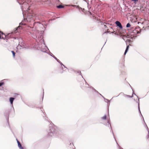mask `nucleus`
Here are the masks:
<instances>
[{
  "label": "nucleus",
  "mask_w": 149,
  "mask_h": 149,
  "mask_svg": "<svg viewBox=\"0 0 149 149\" xmlns=\"http://www.w3.org/2000/svg\"><path fill=\"white\" fill-rule=\"evenodd\" d=\"M138 0H132V1L133 2H134V3H135L136 1H137Z\"/></svg>",
  "instance_id": "nucleus-13"
},
{
  "label": "nucleus",
  "mask_w": 149,
  "mask_h": 149,
  "mask_svg": "<svg viewBox=\"0 0 149 149\" xmlns=\"http://www.w3.org/2000/svg\"><path fill=\"white\" fill-rule=\"evenodd\" d=\"M104 27H106V25H104Z\"/></svg>",
  "instance_id": "nucleus-17"
},
{
  "label": "nucleus",
  "mask_w": 149,
  "mask_h": 149,
  "mask_svg": "<svg viewBox=\"0 0 149 149\" xmlns=\"http://www.w3.org/2000/svg\"><path fill=\"white\" fill-rule=\"evenodd\" d=\"M50 55V56H52V57L53 56H52V55Z\"/></svg>",
  "instance_id": "nucleus-19"
},
{
  "label": "nucleus",
  "mask_w": 149,
  "mask_h": 149,
  "mask_svg": "<svg viewBox=\"0 0 149 149\" xmlns=\"http://www.w3.org/2000/svg\"><path fill=\"white\" fill-rule=\"evenodd\" d=\"M4 84V83L3 82H0V86H2Z\"/></svg>",
  "instance_id": "nucleus-9"
},
{
  "label": "nucleus",
  "mask_w": 149,
  "mask_h": 149,
  "mask_svg": "<svg viewBox=\"0 0 149 149\" xmlns=\"http://www.w3.org/2000/svg\"><path fill=\"white\" fill-rule=\"evenodd\" d=\"M107 118V116L106 115H104L103 117H102V119L103 120H105Z\"/></svg>",
  "instance_id": "nucleus-6"
},
{
  "label": "nucleus",
  "mask_w": 149,
  "mask_h": 149,
  "mask_svg": "<svg viewBox=\"0 0 149 149\" xmlns=\"http://www.w3.org/2000/svg\"><path fill=\"white\" fill-rule=\"evenodd\" d=\"M130 24L129 23H128L127 24L126 26L127 28H128V27H130Z\"/></svg>",
  "instance_id": "nucleus-7"
},
{
  "label": "nucleus",
  "mask_w": 149,
  "mask_h": 149,
  "mask_svg": "<svg viewBox=\"0 0 149 149\" xmlns=\"http://www.w3.org/2000/svg\"><path fill=\"white\" fill-rule=\"evenodd\" d=\"M11 52L13 54V56L14 57L15 56V54L14 52L13 51H12Z\"/></svg>",
  "instance_id": "nucleus-8"
},
{
  "label": "nucleus",
  "mask_w": 149,
  "mask_h": 149,
  "mask_svg": "<svg viewBox=\"0 0 149 149\" xmlns=\"http://www.w3.org/2000/svg\"><path fill=\"white\" fill-rule=\"evenodd\" d=\"M53 57L54 58H55L56 60H57V61H58V60L57 59V58H56V57H54V56H53Z\"/></svg>",
  "instance_id": "nucleus-15"
},
{
  "label": "nucleus",
  "mask_w": 149,
  "mask_h": 149,
  "mask_svg": "<svg viewBox=\"0 0 149 149\" xmlns=\"http://www.w3.org/2000/svg\"><path fill=\"white\" fill-rule=\"evenodd\" d=\"M18 147L20 149H23V147L22 146L21 144L20 143L18 145Z\"/></svg>",
  "instance_id": "nucleus-4"
},
{
  "label": "nucleus",
  "mask_w": 149,
  "mask_h": 149,
  "mask_svg": "<svg viewBox=\"0 0 149 149\" xmlns=\"http://www.w3.org/2000/svg\"><path fill=\"white\" fill-rule=\"evenodd\" d=\"M57 8H61L63 7V6L62 5H59L57 6Z\"/></svg>",
  "instance_id": "nucleus-5"
},
{
  "label": "nucleus",
  "mask_w": 149,
  "mask_h": 149,
  "mask_svg": "<svg viewBox=\"0 0 149 149\" xmlns=\"http://www.w3.org/2000/svg\"><path fill=\"white\" fill-rule=\"evenodd\" d=\"M146 128H147V131H148V134H149V131L148 130V127L147 126H146Z\"/></svg>",
  "instance_id": "nucleus-16"
},
{
  "label": "nucleus",
  "mask_w": 149,
  "mask_h": 149,
  "mask_svg": "<svg viewBox=\"0 0 149 149\" xmlns=\"http://www.w3.org/2000/svg\"><path fill=\"white\" fill-rule=\"evenodd\" d=\"M17 142L18 145L20 143V142L18 140H17Z\"/></svg>",
  "instance_id": "nucleus-14"
},
{
  "label": "nucleus",
  "mask_w": 149,
  "mask_h": 149,
  "mask_svg": "<svg viewBox=\"0 0 149 149\" xmlns=\"http://www.w3.org/2000/svg\"><path fill=\"white\" fill-rule=\"evenodd\" d=\"M58 61V63H60V62L58 61H58Z\"/></svg>",
  "instance_id": "nucleus-18"
},
{
  "label": "nucleus",
  "mask_w": 149,
  "mask_h": 149,
  "mask_svg": "<svg viewBox=\"0 0 149 149\" xmlns=\"http://www.w3.org/2000/svg\"><path fill=\"white\" fill-rule=\"evenodd\" d=\"M129 46H127V47H126V49L125 50V53H124L125 55L126 54V53L128 52V49H129Z\"/></svg>",
  "instance_id": "nucleus-3"
},
{
  "label": "nucleus",
  "mask_w": 149,
  "mask_h": 149,
  "mask_svg": "<svg viewBox=\"0 0 149 149\" xmlns=\"http://www.w3.org/2000/svg\"><path fill=\"white\" fill-rule=\"evenodd\" d=\"M60 63L61 64V65H63V66L64 68H66V67H65V66L64 65H63V64L62 63Z\"/></svg>",
  "instance_id": "nucleus-10"
},
{
  "label": "nucleus",
  "mask_w": 149,
  "mask_h": 149,
  "mask_svg": "<svg viewBox=\"0 0 149 149\" xmlns=\"http://www.w3.org/2000/svg\"><path fill=\"white\" fill-rule=\"evenodd\" d=\"M86 84H87V85H88L86 83Z\"/></svg>",
  "instance_id": "nucleus-20"
},
{
  "label": "nucleus",
  "mask_w": 149,
  "mask_h": 149,
  "mask_svg": "<svg viewBox=\"0 0 149 149\" xmlns=\"http://www.w3.org/2000/svg\"><path fill=\"white\" fill-rule=\"evenodd\" d=\"M115 23L117 25V26H118L120 29H123V27L122 26L121 24L119 21H116V22Z\"/></svg>",
  "instance_id": "nucleus-1"
},
{
  "label": "nucleus",
  "mask_w": 149,
  "mask_h": 149,
  "mask_svg": "<svg viewBox=\"0 0 149 149\" xmlns=\"http://www.w3.org/2000/svg\"><path fill=\"white\" fill-rule=\"evenodd\" d=\"M138 109H139V110L140 113H141V111H140V108H139V104H138Z\"/></svg>",
  "instance_id": "nucleus-11"
},
{
  "label": "nucleus",
  "mask_w": 149,
  "mask_h": 149,
  "mask_svg": "<svg viewBox=\"0 0 149 149\" xmlns=\"http://www.w3.org/2000/svg\"><path fill=\"white\" fill-rule=\"evenodd\" d=\"M15 99V98L13 97H10L9 99V101L10 103L11 104H13V102L14 100Z\"/></svg>",
  "instance_id": "nucleus-2"
},
{
  "label": "nucleus",
  "mask_w": 149,
  "mask_h": 149,
  "mask_svg": "<svg viewBox=\"0 0 149 149\" xmlns=\"http://www.w3.org/2000/svg\"><path fill=\"white\" fill-rule=\"evenodd\" d=\"M128 97H133V95H132L131 96H130V95H128Z\"/></svg>",
  "instance_id": "nucleus-12"
}]
</instances>
